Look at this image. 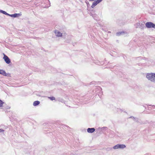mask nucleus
<instances>
[{"instance_id": "4c0bfd02", "label": "nucleus", "mask_w": 155, "mask_h": 155, "mask_svg": "<svg viewBox=\"0 0 155 155\" xmlns=\"http://www.w3.org/2000/svg\"><path fill=\"white\" fill-rule=\"evenodd\" d=\"M104 61H106L105 59H104Z\"/></svg>"}, {"instance_id": "7ed1b4c3", "label": "nucleus", "mask_w": 155, "mask_h": 155, "mask_svg": "<svg viewBox=\"0 0 155 155\" xmlns=\"http://www.w3.org/2000/svg\"><path fill=\"white\" fill-rule=\"evenodd\" d=\"M134 25L136 28H139L142 29H144L145 27L144 25V22H141L140 21H139L138 23L135 24Z\"/></svg>"}, {"instance_id": "5701e85b", "label": "nucleus", "mask_w": 155, "mask_h": 155, "mask_svg": "<svg viewBox=\"0 0 155 155\" xmlns=\"http://www.w3.org/2000/svg\"><path fill=\"white\" fill-rule=\"evenodd\" d=\"M62 127H64L65 128H66V127L69 128V127L68 126H67L66 125H65L62 124Z\"/></svg>"}, {"instance_id": "393cba45", "label": "nucleus", "mask_w": 155, "mask_h": 155, "mask_svg": "<svg viewBox=\"0 0 155 155\" xmlns=\"http://www.w3.org/2000/svg\"><path fill=\"white\" fill-rule=\"evenodd\" d=\"M5 108L6 109H8L10 108V107L9 106H7L6 107H5Z\"/></svg>"}, {"instance_id": "b1692460", "label": "nucleus", "mask_w": 155, "mask_h": 155, "mask_svg": "<svg viewBox=\"0 0 155 155\" xmlns=\"http://www.w3.org/2000/svg\"><path fill=\"white\" fill-rule=\"evenodd\" d=\"M70 41L71 40L70 39H67L65 40V42L67 43H70Z\"/></svg>"}, {"instance_id": "7c9ffc66", "label": "nucleus", "mask_w": 155, "mask_h": 155, "mask_svg": "<svg viewBox=\"0 0 155 155\" xmlns=\"http://www.w3.org/2000/svg\"><path fill=\"white\" fill-rule=\"evenodd\" d=\"M89 1H94L95 0H89Z\"/></svg>"}, {"instance_id": "c85d7f7f", "label": "nucleus", "mask_w": 155, "mask_h": 155, "mask_svg": "<svg viewBox=\"0 0 155 155\" xmlns=\"http://www.w3.org/2000/svg\"><path fill=\"white\" fill-rule=\"evenodd\" d=\"M138 64V65L143 66V65H144V64H142L139 63Z\"/></svg>"}, {"instance_id": "bb28decb", "label": "nucleus", "mask_w": 155, "mask_h": 155, "mask_svg": "<svg viewBox=\"0 0 155 155\" xmlns=\"http://www.w3.org/2000/svg\"><path fill=\"white\" fill-rule=\"evenodd\" d=\"M5 131L4 130L2 129H0V133L3 132Z\"/></svg>"}, {"instance_id": "0eeeda50", "label": "nucleus", "mask_w": 155, "mask_h": 155, "mask_svg": "<svg viewBox=\"0 0 155 155\" xmlns=\"http://www.w3.org/2000/svg\"><path fill=\"white\" fill-rule=\"evenodd\" d=\"M4 57L3 59H4L5 61L8 64H10L11 62V61L9 57L5 55V54H3Z\"/></svg>"}, {"instance_id": "ddd939ff", "label": "nucleus", "mask_w": 155, "mask_h": 155, "mask_svg": "<svg viewBox=\"0 0 155 155\" xmlns=\"http://www.w3.org/2000/svg\"><path fill=\"white\" fill-rule=\"evenodd\" d=\"M55 33L56 36L58 37H61L62 36V33L58 30H56L55 31Z\"/></svg>"}, {"instance_id": "f3484780", "label": "nucleus", "mask_w": 155, "mask_h": 155, "mask_svg": "<svg viewBox=\"0 0 155 155\" xmlns=\"http://www.w3.org/2000/svg\"><path fill=\"white\" fill-rule=\"evenodd\" d=\"M0 12L7 15L9 16V14L6 12L5 11L2 10L0 9Z\"/></svg>"}, {"instance_id": "9b49d317", "label": "nucleus", "mask_w": 155, "mask_h": 155, "mask_svg": "<svg viewBox=\"0 0 155 155\" xmlns=\"http://www.w3.org/2000/svg\"><path fill=\"white\" fill-rule=\"evenodd\" d=\"M21 15V14L15 13L13 14H9V16L13 18H17L20 16Z\"/></svg>"}, {"instance_id": "423d86ee", "label": "nucleus", "mask_w": 155, "mask_h": 155, "mask_svg": "<svg viewBox=\"0 0 155 155\" xmlns=\"http://www.w3.org/2000/svg\"><path fill=\"white\" fill-rule=\"evenodd\" d=\"M129 118H134V120L136 122L140 124H144L145 123L142 121L140 119H139L137 117H134L133 116H130Z\"/></svg>"}, {"instance_id": "20e7f679", "label": "nucleus", "mask_w": 155, "mask_h": 155, "mask_svg": "<svg viewBox=\"0 0 155 155\" xmlns=\"http://www.w3.org/2000/svg\"><path fill=\"white\" fill-rule=\"evenodd\" d=\"M146 27L147 28L155 29V24L151 22H147L145 24Z\"/></svg>"}, {"instance_id": "f704fd0d", "label": "nucleus", "mask_w": 155, "mask_h": 155, "mask_svg": "<svg viewBox=\"0 0 155 155\" xmlns=\"http://www.w3.org/2000/svg\"><path fill=\"white\" fill-rule=\"evenodd\" d=\"M90 5L89 4V3L88 2V5Z\"/></svg>"}, {"instance_id": "1a4fd4ad", "label": "nucleus", "mask_w": 155, "mask_h": 155, "mask_svg": "<svg viewBox=\"0 0 155 155\" xmlns=\"http://www.w3.org/2000/svg\"><path fill=\"white\" fill-rule=\"evenodd\" d=\"M93 61L94 63L99 65H102L105 64L104 61L100 62L98 60H93Z\"/></svg>"}, {"instance_id": "a211bd4d", "label": "nucleus", "mask_w": 155, "mask_h": 155, "mask_svg": "<svg viewBox=\"0 0 155 155\" xmlns=\"http://www.w3.org/2000/svg\"><path fill=\"white\" fill-rule=\"evenodd\" d=\"M147 106H148V107H147V109L149 110H150L151 109H152V108L150 107V106L153 107V108H154V107H155V105H147Z\"/></svg>"}, {"instance_id": "473e14b6", "label": "nucleus", "mask_w": 155, "mask_h": 155, "mask_svg": "<svg viewBox=\"0 0 155 155\" xmlns=\"http://www.w3.org/2000/svg\"><path fill=\"white\" fill-rule=\"evenodd\" d=\"M123 74H122V75H120V77H122L123 76Z\"/></svg>"}, {"instance_id": "f03ea898", "label": "nucleus", "mask_w": 155, "mask_h": 155, "mask_svg": "<svg viewBox=\"0 0 155 155\" xmlns=\"http://www.w3.org/2000/svg\"><path fill=\"white\" fill-rule=\"evenodd\" d=\"M146 78L151 81L155 82V73H148Z\"/></svg>"}, {"instance_id": "c9c22d12", "label": "nucleus", "mask_w": 155, "mask_h": 155, "mask_svg": "<svg viewBox=\"0 0 155 155\" xmlns=\"http://www.w3.org/2000/svg\"><path fill=\"white\" fill-rule=\"evenodd\" d=\"M118 110H121L120 109H117Z\"/></svg>"}, {"instance_id": "f8f14e48", "label": "nucleus", "mask_w": 155, "mask_h": 155, "mask_svg": "<svg viewBox=\"0 0 155 155\" xmlns=\"http://www.w3.org/2000/svg\"><path fill=\"white\" fill-rule=\"evenodd\" d=\"M95 130L94 128H88V133H92L94 132Z\"/></svg>"}, {"instance_id": "72a5a7b5", "label": "nucleus", "mask_w": 155, "mask_h": 155, "mask_svg": "<svg viewBox=\"0 0 155 155\" xmlns=\"http://www.w3.org/2000/svg\"><path fill=\"white\" fill-rule=\"evenodd\" d=\"M90 96H91V98H91V97H92V96L91 94V95H90Z\"/></svg>"}, {"instance_id": "cd10ccee", "label": "nucleus", "mask_w": 155, "mask_h": 155, "mask_svg": "<svg viewBox=\"0 0 155 155\" xmlns=\"http://www.w3.org/2000/svg\"><path fill=\"white\" fill-rule=\"evenodd\" d=\"M147 105V104H144L143 105V106L145 108V109H147V107H146V105Z\"/></svg>"}, {"instance_id": "9d476101", "label": "nucleus", "mask_w": 155, "mask_h": 155, "mask_svg": "<svg viewBox=\"0 0 155 155\" xmlns=\"http://www.w3.org/2000/svg\"><path fill=\"white\" fill-rule=\"evenodd\" d=\"M90 15L91 16H92L93 17V18L96 20H97V18H98V16L96 14H95L94 13H92V12H90L89 13Z\"/></svg>"}, {"instance_id": "58836bf2", "label": "nucleus", "mask_w": 155, "mask_h": 155, "mask_svg": "<svg viewBox=\"0 0 155 155\" xmlns=\"http://www.w3.org/2000/svg\"><path fill=\"white\" fill-rule=\"evenodd\" d=\"M89 98H90V97H89L88 98V99H89Z\"/></svg>"}, {"instance_id": "2eb2a0df", "label": "nucleus", "mask_w": 155, "mask_h": 155, "mask_svg": "<svg viewBox=\"0 0 155 155\" xmlns=\"http://www.w3.org/2000/svg\"><path fill=\"white\" fill-rule=\"evenodd\" d=\"M125 33L124 31H120L117 32L116 33V35L117 36H120L121 35H123Z\"/></svg>"}, {"instance_id": "39448f33", "label": "nucleus", "mask_w": 155, "mask_h": 155, "mask_svg": "<svg viewBox=\"0 0 155 155\" xmlns=\"http://www.w3.org/2000/svg\"><path fill=\"white\" fill-rule=\"evenodd\" d=\"M126 147V146L124 144H118L115 146H114L113 148L114 149H124Z\"/></svg>"}, {"instance_id": "aec40b11", "label": "nucleus", "mask_w": 155, "mask_h": 155, "mask_svg": "<svg viewBox=\"0 0 155 155\" xmlns=\"http://www.w3.org/2000/svg\"><path fill=\"white\" fill-rule=\"evenodd\" d=\"M4 103L0 99V107H2L3 106V104Z\"/></svg>"}, {"instance_id": "dca6fc26", "label": "nucleus", "mask_w": 155, "mask_h": 155, "mask_svg": "<svg viewBox=\"0 0 155 155\" xmlns=\"http://www.w3.org/2000/svg\"><path fill=\"white\" fill-rule=\"evenodd\" d=\"M40 103V101H35L33 103V105L35 106H36L38 105Z\"/></svg>"}, {"instance_id": "412c9836", "label": "nucleus", "mask_w": 155, "mask_h": 155, "mask_svg": "<svg viewBox=\"0 0 155 155\" xmlns=\"http://www.w3.org/2000/svg\"><path fill=\"white\" fill-rule=\"evenodd\" d=\"M112 149H113V148L112 147H107L106 148V150L107 151H110L111 150H112Z\"/></svg>"}, {"instance_id": "6ab92c4d", "label": "nucleus", "mask_w": 155, "mask_h": 155, "mask_svg": "<svg viewBox=\"0 0 155 155\" xmlns=\"http://www.w3.org/2000/svg\"><path fill=\"white\" fill-rule=\"evenodd\" d=\"M137 59H139L140 60H141L142 59H147L145 57H139L137 58Z\"/></svg>"}, {"instance_id": "2f4dec72", "label": "nucleus", "mask_w": 155, "mask_h": 155, "mask_svg": "<svg viewBox=\"0 0 155 155\" xmlns=\"http://www.w3.org/2000/svg\"><path fill=\"white\" fill-rule=\"evenodd\" d=\"M85 2H86V3L87 4V1H85Z\"/></svg>"}, {"instance_id": "a878e982", "label": "nucleus", "mask_w": 155, "mask_h": 155, "mask_svg": "<svg viewBox=\"0 0 155 155\" xmlns=\"http://www.w3.org/2000/svg\"><path fill=\"white\" fill-rule=\"evenodd\" d=\"M81 131L82 132H86V129H81Z\"/></svg>"}, {"instance_id": "f257e3e1", "label": "nucleus", "mask_w": 155, "mask_h": 155, "mask_svg": "<svg viewBox=\"0 0 155 155\" xmlns=\"http://www.w3.org/2000/svg\"><path fill=\"white\" fill-rule=\"evenodd\" d=\"M102 90V88L100 86H96L92 91V94L94 95H95V96L98 95V96L101 98L102 95L103 94V92Z\"/></svg>"}, {"instance_id": "e433bc0d", "label": "nucleus", "mask_w": 155, "mask_h": 155, "mask_svg": "<svg viewBox=\"0 0 155 155\" xmlns=\"http://www.w3.org/2000/svg\"><path fill=\"white\" fill-rule=\"evenodd\" d=\"M132 119H133V120H134V118H132Z\"/></svg>"}, {"instance_id": "4be33fe9", "label": "nucleus", "mask_w": 155, "mask_h": 155, "mask_svg": "<svg viewBox=\"0 0 155 155\" xmlns=\"http://www.w3.org/2000/svg\"><path fill=\"white\" fill-rule=\"evenodd\" d=\"M49 99L51 101H53L55 100V98L54 97H49Z\"/></svg>"}, {"instance_id": "c756f323", "label": "nucleus", "mask_w": 155, "mask_h": 155, "mask_svg": "<svg viewBox=\"0 0 155 155\" xmlns=\"http://www.w3.org/2000/svg\"><path fill=\"white\" fill-rule=\"evenodd\" d=\"M94 81H92V82H91L90 84V85H91V84H94Z\"/></svg>"}, {"instance_id": "4468645a", "label": "nucleus", "mask_w": 155, "mask_h": 155, "mask_svg": "<svg viewBox=\"0 0 155 155\" xmlns=\"http://www.w3.org/2000/svg\"><path fill=\"white\" fill-rule=\"evenodd\" d=\"M0 74L5 76L8 75L6 73L5 71L2 69H0Z\"/></svg>"}, {"instance_id": "6e6552de", "label": "nucleus", "mask_w": 155, "mask_h": 155, "mask_svg": "<svg viewBox=\"0 0 155 155\" xmlns=\"http://www.w3.org/2000/svg\"><path fill=\"white\" fill-rule=\"evenodd\" d=\"M103 0H94L91 6L92 8H94L98 4L102 2Z\"/></svg>"}]
</instances>
